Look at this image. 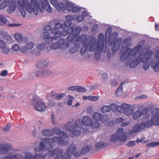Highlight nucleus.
Masks as SVG:
<instances>
[{"label": "nucleus", "mask_w": 159, "mask_h": 159, "mask_svg": "<svg viewBox=\"0 0 159 159\" xmlns=\"http://www.w3.org/2000/svg\"><path fill=\"white\" fill-rule=\"evenodd\" d=\"M17 3L19 11L23 17H25L26 14L25 8L29 13H33L36 15L38 14L39 10L43 12L45 9L49 13L52 11L49 2L47 0H43L38 2L37 0H30V2L28 0H18Z\"/></svg>", "instance_id": "1"}, {"label": "nucleus", "mask_w": 159, "mask_h": 159, "mask_svg": "<svg viewBox=\"0 0 159 159\" xmlns=\"http://www.w3.org/2000/svg\"><path fill=\"white\" fill-rule=\"evenodd\" d=\"M89 43V50L92 52L95 50L94 57L96 60L100 59L102 52H107L108 58L111 57V53L109 49H107V46L104 44V35L103 34L101 33L99 34L98 41L96 38H93Z\"/></svg>", "instance_id": "2"}, {"label": "nucleus", "mask_w": 159, "mask_h": 159, "mask_svg": "<svg viewBox=\"0 0 159 159\" xmlns=\"http://www.w3.org/2000/svg\"><path fill=\"white\" fill-rule=\"evenodd\" d=\"M92 123L91 119L88 116H84L82 120L80 119L76 120L75 124L71 121H69L65 125V127L67 131L70 132L72 137L78 136L80 134L81 131L84 125L90 126Z\"/></svg>", "instance_id": "3"}, {"label": "nucleus", "mask_w": 159, "mask_h": 159, "mask_svg": "<svg viewBox=\"0 0 159 159\" xmlns=\"http://www.w3.org/2000/svg\"><path fill=\"white\" fill-rule=\"evenodd\" d=\"M142 46L141 45H138L132 49H130V48H127L123 53L122 51H121L120 53H122V54L120 57V61H124L126 59L128 58L129 62L128 63L126 62L125 63V66H128L129 65V62L131 61V59L135 58L136 55L140 50Z\"/></svg>", "instance_id": "4"}, {"label": "nucleus", "mask_w": 159, "mask_h": 159, "mask_svg": "<svg viewBox=\"0 0 159 159\" xmlns=\"http://www.w3.org/2000/svg\"><path fill=\"white\" fill-rule=\"evenodd\" d=\"M63 152L62 150L59 148H56L52 150L48 151L47 153L36 154L34 155V159H44L46 156L51 158L56 156L53 159H60V155Z\"/></svg>", "instance_id": "5"}, {"label": "nucleus", "mask_w": 159, "mask_h": 159, "mask_svg": "<svg viewBox=\"0 0 159 159\" xmlns=\"http://www.w3.org/2000/svg\"><path fill=\"white\" fill-rule=\"evenodd\" d=\"M110 107L111 109H116L119 112L124 113L127 116L131 115L134 111V109L131 108V105L125 103H123L121 106H117L115 104L112 103Z\"/></svg>", "instance_id": "6"}, {"label": "nucleus", "mask_w": 159, "mask_h": 159, "mask_svg": "<svg viewBox=\"0 0 159 159\" xmlns=\"http://www.w3.org/2000/svg\"><path fill=\"white\" fill-rule=\"evenodd\" d=\"M140 56H138L136 59L133 60L129 65L131 68L135 67L140 62H145L147 61L148 59L152 57L153 54V52L151 50H148L146 51L143 55H141L139 53Z\"/></svg>", "instance_id": "7"}, {"label": "nucleus", "mask_w": 159, "mask_h": 159, "mask_svg": "<svg viewBox=\"0 0 159 159\" xmlns=\"http://www.w3.org/2000/svg\"><path fill=\"white\" fill-rule=\"evenodd\" d=\"M152 116L151 120L147 121L145 123L146 128H148L153 125H159V108L154 109L152 111Z\"/></svg>", "instance_id": "8"}, {"label": "nucleus", "mask_w": 159, "mask_h": 159, "mask_svg": "<svg viewBox=\"0 0 159 159\" xmlns=\"http://www.w3.org/2000/svg\"><path fill=\"white\" fill-rule=\"evenodd\" d=\"M127 137L123 132L122 128H120L117 130L116 133L112 134L111 137L110 141L111 142H115L118 140L121 142H125L127 139Z\"/></svg>", "instance_id": "9"}, {"label": "nucleus", "mask_w": 159, "mask_h": 159, "mask_svg": "<svg viewBox=\"0 0 159 159\" xmlns=\"http://www.w3.org/2000/svg\"><path fill=\"white\" fill-rule=\"evenodd\" d=\"M70 31L68 32V34H69V36L66 39V41L67 42L71 43V42L74 41V39H76V38L79 35V34L80 33L82 28L80 27H77L75 29L74 28H70Z\"/></svg>", "instance_id": "10"}, {"label": "nucleus", "mask_w": 159, "mask_h": 159, "mask_svg": "<svg viewBox=\"0 0 159 159\" xmlns=\"http://www.w3.org/2000/svg\"><path fill=\"white\" fill-rule=\"evenodd\" d=\"M118 36V33L117 32L115 31L113 32L111 35V39L110 40V42L108 43L109 45L111 47L112 46L111 50L114 52H115L120 48L121 41L117 42V40L115 43V41Z\"/></svg>", "instance_id": "11"}, {"label": "nucleus", "mask_w": 159, "mask_h": 159, "mask_svg": "<svg viewBox=\"0 0 159 159\" xmlns=\"http://www.w3.org/2000/svg\"><path fill=\"white\" fill-rule=\"evenodd\" d=\"M34 102H36L34 106V108L36 110L40 112L46 111L47 107L45 103L42 102V100L38 97H34L32 99Z\"/></svg>", "instance_id": "12"}, {"label": "nucleus", "mask_w": 159, "mask_h": 159, "mask_svg": "<svg viewBox=\"0 0 159 159\" xmlns=\"http://www.w3.org/2000/svg\"><path fill=\"white\" fill-rule=\"evenodd\" d=\"M89 37L87 38V35L85 34H83L80 36V35L76 38V39H74V41L71 42V43H76L80 46L81 44L83 45H89V47L90 45V42L91 39L93 38H92L89 41Z\"/></svg>", "instance_id": "13"}, {"label": "nucleus", "mask_w": 159, "mask_h": 159, "mask_svg": "<svg viewBox=\"0 0 159 159\" xmlns=\"http://www.w3.org/2000/svg\"><path fill=\"white\" fill-rule=\"evenodd\" d=\"M68 42L65 43V40L62 39H60L56 43H53L51 46V48L54 49L61 48V49H66L69 46Z\"/></svg>", "instance_id": "14"}, {"label": "nucleus", "mask_w": 159, "mask_h": 159, "mask_svg": "<svg viewBox=\"0 0 159 159\" xmlns=\"http://www.w3.org/2000/svg\"><path fill=\"white\" fill-rule=\"evenodd\" d=\"M61 149L63 152L60 155L61 159H70L71 157L72 152L76 149V146L73 144H71L67 149L66 152L63 154H62L63 150L62 149Z\"/></svg>", "instance_id": "15"}, {"label": "nucleus", "mask_w": 159, "mask_h": 159, "mask_svg": "<svg viewBox=\"0 0 159 159\" xmlns=\"http://www.w3.org/2000/svg\"><path fill=\"white\" fill-rule=\"evenodd\" d=\"M151 66L155 72L159 71V49L156 52L155 57L152 62Z\"/></svg>", "instance_id": "16"}, {"label": "nucleus", "mask_w": 159, "mask_h": 159, "mask_svg": "<svg viewBox=\"0 0 159 159\" xmlns=\"http://www.w3.org/2000/svg\"><path fill=\"white\" fill-rule=\"evenodd\" d=\"M64 7L65 10L66 9L69 11L75 13L80 12L81 10L80 8L75 7L72 3L69 2L66 3L65 5H64Z\"/></svg>", "instance_id": "17"}, {"label": "nucleus", "mask_w": 159, "mask_h": 159, "mask_svg": "<svg viewBox=\"0 0 159 159\" xmlns=\"http://www.w3.org/2000/svg\"><path fill=\"white\" fill-rule=\"evenodd\" d=\"M93 118L95 121H98L101 120L103 123L106 122L109 120V117L107 114L102 116L100 113L98 112L94 113L93 114Z\"/></svg>", "instance_id": "18"}, {"label": "nucleus", "mask_w": 159, "mask_h": 159, "mask_svg": "<svg viewBox=\"0 0 159 159\" xmlns=\"http://www.w3.org/2000/svg\"><path fill=\"white\" fill-rule=\"evenodd\" d=\"M50 3L55 7L57 10L58 11H64L65 7L64 4L59 2L58 3L57 0H50Z\"/></svg>", "instance_id": "19"}, {"label": "nucleus", "mask_w": 159, "mask_h": 159, "mask_svg": "<svg viewBox=\"0 0 159 159\" xmlns=\"http://www.w3.org/2000/svg\"><path fill=\"white\" fill-rule=\"evenodd\" d=\"M52 72L49 70L38 71L36 74V76L38 77H43L51 75Z\"/></svg>", "instance_id": "20"}, {"label": "nucleus", "mask_w": 159, "mask_h": 159, "mask_svg": "<svg viewBox=\"0 0 159 159\" xmlns=\"http://www.w3.org/2000/svg\"><path fill=\"white\" fill-rule=\"evenodd\" d=\"M0 34L2 38L5 39L7 42L11 43L12 42V39L11 36L8 35L7 32H5L3 30L0 31Z\"/></svg>", "instance_id": "21"}, {"label": "nucleus", "mask_w": 159, "mask_h": 159, "mask_svg": "<svg viewBox=\"0 0 159 159\" xmlns=\"http://www.w3.org/2000/svg\"><path fill=\"white\" fill-rule=\"evenodd\" d=\"M111 29L108 27L106 30L105 37L106 38L105 43H104L105 45L107 46L108 43L110 42V40L111 39Z\"/></svg>", "instance_id": "22"}, {"label": "nucleus", "mask_w": 159, "mask_h": 159, "mask_svg": "<svg viewBox=\"0 0 159 159\" xmlns=\"http://www.w3.org/2000/svg\"><path fill=\"white\" fill-rule=\"evenodd\" d=\"M52 132L57 134L60 135L64 138H67L68 136L67 134L63 131H61L58 128H55L52 130Z\"/></svg>", "instance_id": "23"}, {"label": "nucleus", "mask_w": 159, "mask_h": 159, "mask_svg": "<svg viewBox=\"0 0 159 159\" xmlns=\"http://www.w3.org/2000/svg\"><path fill=\"white\" fill-rule=\"evenodd\" d=\"M16 2L15 0H12L11 1L10 5H9V8L7 9V11L9 13H12L16 9Z\"/></svg>", "instance_id": "24"}, {"label": "nucleus", "mask_w": 159, "mask_h": 159, "mask_svg": "<svg viewBox=\"0 0 159 159\" xmlns=\"http://www.w3.org/2000/svg\"><path fill=\"white\" fill-rule=\"evenodd\" d=\"M10 148V147L8 145H0V154H2L7 152Z\"/></svg>", "instance_id": "25"}, {"label": "nucleus", "mask_w": 159, "mask_h": 159, "mask_svg": "<svg viewBox=\"0 0 159 159\" xmlns=\"http://www.w3.org/2000/svg\"><path fill=\"white\" fill-rule=\"evenodd\" d=\"M2 49V52L5 54H8L10 52V49L6 47L5 42L0 40V48Z\"/></svg>", "instance_id": "26"}, {"label": "nucleus", "mask_w": 159, "mask_h": 159, "mask_svg": "<svg viewBox=\"0 0 159 159\" xmlns=\"http://www.w3.org/2000/svg\"><path fill=\"white\" fill-rule=\"evenodd\" d=\"M72 22L70 21L66 20L65 22L63 25V28H62L61 29H63L66 31H67V34L69 31H70V28H72V27H70L71 25Z\"/></svg>", "instance_id": "27"}, {"label": "nucleus", "mask_w": 159, "mask_h": 159, "mask_svg": "<svg viewBox=\"0 0 159 159\" xmlns=\"http://www.w3.org/2000/svg\"><path fill=\"white\" fill-rule=\"evenodd\" d=\"M58 30H57L55 34H54V38H55L56 39L57 38H58L60 37L61 36H65L67 34V31H65L63 29H62V30L61 31Z\"/></svg>", "instance_id": "28"}, {"label": "nucleus", "mask_w": 159, "mask_h": 159, "mask_svg": "<svg viewBox=\"0 0 159 159\" xmlns=\"http://www.w3.org/2000/svg\"><path fill=\"white\" fill-rule=\"evenodd\" d=\"M48 61L42 60L37 63V67L40 69L43 68L44 67H46L48 66Z\"/></svg>", "instance_id": "29"}, {"label": "nucleus", "mask_w": 159, "mask_h": 159, "mask_svg": "<svg viewBox=\"0 0 159 159\" xmlns=\"http://www.w3.org/2000/svg\"><path fill=\"white\" fill-rule=\"evenodd\" d=\"M73 43L74 44L75 46L70 48L69 50V52L71 53H74L76 52L80 47L79 44H78L77 43Z\"/></svg>", "instance_id": "30"}, {"label": "nucleus", "mask_w": 159, "mask_h": 159, "mask_svg": "<svg viewBox=\"0 0 159 159\" xmlns=\"http://www.w3.org/2000/svg\"><path fill=\"white\" fill-rule=\"evenodd\" d=\"M43 140L46 146L48 145L49 146L51 147V148H52V145L54 142V138L53 139L49 138H45Z\"/></svg>", "instance_id": "31"}, {"label": "nucleus", "mask_w": 159, "mask_h": 159, "mask_svg": "<svg viewBox=\"0 0 159 159\" xmlns=\"http://www.w3.org/2000/svg\"><path fill=\"white\" fill-rule=\"evenodd\" d=\"M124 83V82H122L116 89L115 93L117 96H120L123 93L122 86Z\"/></svg>", "instance_id": "32"}, {"label": "nucleus", "mask_w": 159, "mask_h": 159, "mask_svg": "<svg viewBox=\"0 0 159 159\" xmlns=\"http://www.w3.org/2000/svg\"><path fill=\"white\" fill-rule=\"evenodd\" d=\"M20 158L21 159H34V156H33L32 154L30 153L27 152L25 157H24L21 155H20Z\"/></svg>", "instance_id": "33"}, {"label": "nucleus", "mask_w": 159, "mask_h": 159, "mask_svg": "<svg viewBox=\"0 0 159 159\" xmlns=\"http://www.w3.org/2000/svg\"><path fill=\"white\" fill-rule=\"evenodd\" d=\"M65 95L66 93H64L59 94H53L51 96L54 99L56 100H60L63 97L65 96Z\"/></svg>", "instance_id": "34"}, {"label": "nucleus", "mask_w": 159, "mask_h": 159, "mask_svg": "<svg viewBox=\"0 0 159 159\" xmlns=\"http://www.w3.org/2000/svg\"><path fill=\"white\" fill-rule=\"evenodd\" d=\"M151 57L147 61L145 62H141L142 63H144L143 66V70H146L149 67L150 64H151L152 62L153 61V60L152 61L150 62L149 61Z\"/></svg>", "instance_id": "35"}, {"label": "nucleus", "mask_w": 159, "mask_h": 159, "mask_svg": "<svg viewBox=\"0 0 159 159\" xmlns=\"http://www.w3.org/2000/svg\"><path fill=\"white\" fill-rule=\"evenodd\" d=\"M10 2V0H4L0 4V10L4 9L7 7Z\"/></svg>", "instance_id": "36"}, {"label": "nucleus", "mask_w": 159, "mask_h": 159, "mask_svg": "<svg viewBox=\"0 0 159 159\" xmlns=\"http://www.w3.org/2000/svg\"><path fill=\"white\" fill-rule=\"evenodd\" d=\"M42 133L45 136H50L53 135L52 131L50 130L44 129L42 131Z\"/></svg>", "instance_id": "37"}, {"label": "nucleus", "mask_w": 159, "mask_h": 159, "mask_svg": "<svg viewBox=\"0 0 159 159\" xmlns=\"http://www.w3.org/2000/svg\"><path fill=\"white\" fill-rule=\"evenodd\" d=\"M66 138H64L62 136L61 137H54V142L57 143L58 144H60L63 142V139H66Z\"/></svg>", "instance_id": "38"}, {"label": "nucleus", "mask_w": 159, "mask_h": 159, "mask_svg": "<svg viewBox=\"0 0 159 159\" xmlns=\"http://www.w3.org/2000/svg\"><path fill=\"white\" fill-rule=\"evenodd\" d=\"M159 146V142H152L150 143H147L146 146L147 148L149 147H154L156 146Z\"/></svg>", "instance_id": "39"}, {"label": "nucleus", "mask_w": 159, "mask_h": 159, "mask_svg": "<svg viewBox=\"0 0 159 159\" xmlns=\"http://www.w3.org/2000/svg\"><path fill=\"white\" fill-rule=\"evenodd\" d=\"M89 150V146L86 145L84 146L81 149V154H85Z\"/></svg>", "instance_id": "40"}, {"label": "nucleus", "mask_w": 159, "mask_h": 159, "mask_svg": "<svg viewBox=\"0 0 159 159\" xmlns=\"http://www.w3.org/2000/svg\"><path fill=\"white\" fill-rule=\"evenodd\" d=\"M141 115V112L138 111L133 114V118L134 119H137L140 117Z\"/></svg>", "instance_id": "41"}, {"label": "nucleus", "mask_w": 159, "mask_h": 159, "mask_svg": "<svg viewBox=\"0 0 159 159\" xmlns=\"http://www.w3.org/2000/svg\"><path fill=\"white\" fill-rule=\"evenodd\" d=\"M14 38L18 42H20L22 41V36L18 33H16L14 34Z\"/></svg>", "instance_id": "42"}, {"label": "nucleus", "mask_w": 159, "mask_h": 159, "mask_svg": "<svg viewBox=\"0 0 159 159\" xmlns=\"http://www.w3.org/2000/svg\"><path fill=\"white\" fill-rule=\"evenodd\" d=\"M7 22L6 18L3 15H0V25H5Z\"/></svg>", "instance_id": "43"}, {"label": "nucleus", "mask_w": 159, "mask_h": 159, "mask_svg": "<svg viewBox=\"0 0 159 159\" xmlns=\"http://www.w3.org/2000/svg\"><path fill=\"white\" fill-rule=\"evenodd\" d=\"M86 13L85 12H83L81 14L78 16L76 17L77 20L80 22L83 20L84 18V15Z\"/></svg>", "instance_id": "44"}, {"label": "nucleus", "mask_w": 159, "mask_h": 159, "mask_svg": "<svg viewBox=\"0 0 159 159\" xmlns=\"http://www.w3.org/2000/svg\"><path fill=\"white\" fill-rule=\"evenodd\" d=\"M89 45H83L80 49V54L82 55L84 54L87 51L88 46Z\"/></svg>", "instance_id": "45"}, {"label": "nucleus", "mask_w": 159, "mask_h": 159, "mask_svg": "<svg viewBox=\"0 0 159 159\" xmlns=\"http://www.w3.org/2000/svg\"><path fill=\"white\" fill-rule=\"evenodd\" d=\"M111 110L110 107L108 106H105L102 107L101 109V111L102 113L109 112Z\"/></svg>", "instance_id": "46"}, {"label": "nucleus", "mask_w": 159, "mask_h": 159, "mask_svg": "<svg viewBox=\"0 0 159 159\" xmlns=\"http://www.w3.org/2000/svg\"><path fill=\"white\" fill-rule=\"evenodd\" d=\"M45 39V42L46 43L48 44H50L53 41L56 40V39L55 38L50 36Z\"/></svg>", "instance_id": "47"}, {"label": "nucleus", "mask_w": 159, "mask_h": 159, "mask_svg": "<svg viewBox=\"0 0 159 159\" xmlns=\"http://www.w3.org/2000/svg\"><path fill=\"white\" fill-rule=\"evenodd\" d=\"M107 145V143H102L101 142H99L96 143L95 146L97 148H100L105 147Z\"/></svg>", "instance_id": "48"}, {"label": "nucleus", "mask_w": 159, "mask_h": 159, "mask_svg": "<svg viewBox=\"0 0 159 159\" xmlns=\"http://www.w3.org/2000/svg\"><path fill=\"white\" fill-rule=\"evenodd\" d=\"M76 91L80 92H85L86 89L84 87H81L80 86H77Z\"/></svg>", "instance_id": "49"}, {"label": "nucleus", "mask_w": 159, "mask_h": 159, "mask_svg": "<svg viewBox=\"0 0 159 159\" xmlns=\"http://www.w3.org/2000/svg\"><path fill=\"white\" fill-rule=\"evenodd\" d=\"M12 125L11 123H8L6 126H5L3 128V131L4 132L8 131Z\"/></svg>", "instance_id": "50"}, {"label": "nucleus", "mask_w": 159, "mask_h": 159, "mask_svg": "<svg viewBox=\"0 0 159 159\" xmlns=\"http://www.w3.org/2000/svg\"><path fill=\"white\" fill-rule=\"evenodd\" d=\"M138 126L140 131L146 128L145 123L144 122H142L140 123L139 125H138Z\"/></svg>", "instance_id": "51"}, {"label": "nucleus", "mask_w": 159, "mask_h": 159, "mask_svg": "<svg viewBox=\"0 0 159 159\" xmlns=\"http://www.w3.org/2000/svg\"><path fill=\"white\" fill-rule=\"evenodd\" d=\"M140 131L138 125H134L133 127L132 131L133 133H137L138 131Z\"/></svg>", "instance_id": "52"}, {"label": "nucleus", "mask_w": 159, "mask_h": 159, "mask_svg": "<svg viewBox=\"0 0 159 159\" xmlns=\"http://www.w3.org/2000/svg\"><path fill=\"white\" fill-rule=\"evenodd\" d=\"M34 46V44L32 42L27 43L25 45V46L28 49H32Z\"/></svg>", "instance_id": "53"}, {"label": "nucleus", "mask_w": 159, "mask_h": 159, "mask_svg": "<svg viewBox=\"0 0 159 159\" xmlns=\"http://www.w3.org/2000/svg\"><path fill=\"white\" fill-rule=\"evenodd\" d=\"M88 98L91 101H96L98 98L97 96H88Z\"/></svg>", "instance_id": "54"}, {"label": "nucleus", "mask_w": 159, "mask_h": 159, "mask_svg": "<svg viewBox=\"0 0 159 159\" xmlns=\"http://www.w3.org/2000/svg\"><path fill=\"white\" fill-rule=\"evenodd\" d=\"M12 49L14 51H17L20 50V47L18 45L15 44L12 46Z\"/></svg>", "instance_id": "55"}, {"label": "nucleus", "mask_w": 159, "mask_h": 159, "mask_svg": "<svg viewBox=\"0 0 159 159\" xmlns=\"http://www.w3.org/2000/svg\"><path fill=\"white\" fill-rule=\"evenodd\" d=\"M92 127L93 128L97 129L100 126V124L98 122H94L92 123Z\"/></svg>", "instance_id": "56"}, {"label": "nucleus", "mask_w": 159, "mask_h": 159, "mask_svg": "<svg viewBox=\"0 0 159 159\" xmlns=\"http://www.w3.org/2000/svg\"><path fill=\"white\" fill-rule=\"evenodd\" d=\"M55 27L57 29V30H59V29L63 28V25H62L61 23H58L55 24ZM61 30H62L61 29Z\"/></svg>", "instance_id": "57"}, {"label": "nucleus", "mask_w": 159, "mask_h": 159, "mask_svg": "<svg viewBox=\"0 0 159 159\" xmlns=\"http://www.w3.org/2000/svg\"><path fill=\"white\" fill-rule=\"evenodd\" d=\"M45 144L43 142L40 143L39 144V150L40 151L43 150L44 149Z\"/></svg>", "instance_id": "58"}, {"label": "nucleus", "mask_w": 159, "mask_h": 159, "mask_svg": "<svg viewBox=\"0 0 159 159\" xmlns=\"http://www.w3.org/2000/svg\"><path fill=\"white\" fill-rule=\"evenodd\" d=\"M50 33L48 32H46L43 33L42 37L43 39H45L50 37Z\"/></svg>", "instance_id": "59"}, {"label": "nucleus", "mask_w": 159, "mask_h": 159, "mask_svg": "<svg viewBox=\"0 0 159 159\" xmlns=\"http://www.w3.org/2000/svg\"><path fill=\"white\" fill-rule=\"evenodd\" d=\"M75 150L76 149L74 152H72V153H73V154L74 156L76 157H80L81 154V152L80 153L79 151L75 152Z\"/></svg>", "instance_id": "60"}, {"label": "nucleus", "mask_w": 159, "mask_h": 159, "mask_svg": "<svg viewBox=\"0 0 159 159\" xmlns=\"http://www.w3.org/2000/svg\"><path fill=\"white\" fill-rule=\"evenodd\" d=\"M45 46V44L42 43L38 45L37 46V48L39 50H42L44 49Z\"/></svg>", "instance_id": "61"}, {"label": "nucleus", "mask_w": 159, "mask_h": 159, "mask_svg": "<svg viewBox=\"0 0 159 159\" xmlns=\"http://www.w3.org/2000/svg\"><path fill=\"white\" fill-rule=\"evenodd\" d=\"M68 97L69 98H70V99L67 102V104L69 106H71L72 105V100L73 99V97L69 95Z\"/></svg>", "instance_id": "62"}, {"label": "nucleus", "mask_w": 159, "mask_h": 159, "mask_svg": "<svg viewBox=\"0 0 159 159\" xmlns=\"http://www.w3.org/2000/svg\"><path fill=\"white\" fill-rule=\"evenodd\" d=\"M135 144V141H130L127 144V146L128 147H132L134 146Z\"/></svg>", "instance_id": "63"}, {"label": "nucleus", "mask_w": 159, "mask_h": 159, "mask_svg": "<svg viewBox=\"0 0 159 159\" xmlns=\"http://www.w3.org/2000/svg\"><path fill=\"white\" fill-rule=\"evenodd\" d=\"M66 18L67 20L71 21L73 20L74 18L73 16L71 15H67L66 16Z\"/></svg>", "instance_id": "64"}]
</instances>
